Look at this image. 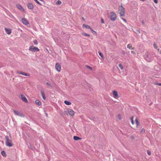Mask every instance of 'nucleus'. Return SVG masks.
Returning <instances> with one entry per match:
<instances>
[{"label": "nucleus", "mask_w": 161, "mask_h": 161, "mask_svg": "<svg viewBox=\"0 0 161 161\" xmlns=\"http://www.w3.org/2000/svg\"><path fill=\"white\" fill-rule=\"evenodd\" d=\"M27 6L29 9H32L33 8V5L31 3H28L27 4Z\"/></svg>", "instance_id": "nucleus-12"}, {"label": "nucleus", "mask_w": 161, "mask_h": 161, "mask_svg": "<svg viewBox=\"0 0 161 161\" xmlns=\"http://www.w3.org/2000/svg\"><path fill=\"white\" fill-rule=\"evenodd\" d=\"M14 112L15 115H17L18 116H20L21 117H24V115L23 114L21 113L18 111L14 110Z\"/></svg>", "instance_id": "nucleus-6"}, {"label": "nucleus", "mask_w": 161, "mask_h": 161, "mask_svg": "<svg viewBox=\"0 0 161 161\" xmlns=\"http://www.w3.org/2000/svg\"><path fill=\"white\" fill-rule=\"evenodd\" d=\"M90 30L93 34H97V32L95 31H94L91 28H90Z\"/></svg>", "instance_id": "nucleus-32"}, {"label": "nucleus", "mask_w": 161, "mask_h": 161, "mask_svg": "<svg viewBox=\"0 0 161 161\" xmlns=\"http://www.w3.org/2000/svg\"><path fill=\"white\" fill-rule=\"evenodd\" d=\"M98 53L100 56L102 58H103V55L102 54V53L100 51L98 52Z\"/></svg>", "instance_id": "nucleus-27"}, {"label": "nucleus", "mask_w": 161, "mask_h": 161, "mask_svg": "<svg viewBox=\"0 0 161 161\" xmlns=\"http://www.w3.org/2000/svg\"><path fill=\"white\" fill-rule=\"evenodd\" d=\"M46 85L48 86H51V84L50 83H49L48 82H47L46 83Z\"/></svg>", "instance_id": "nucleus-36"}, {"label": "nucleus", "mask_w": 161, "mask_h": 161, "mask_svg": "<svg viewBox=\"0 0 161 161\" xmlns=\"http://www.w3.org/2000/svg\"><path fill=\"white\" fill-rule=\"evenodd\" d=\"M20 96L21 97V99L23 102L26 103H28V101L26 97L23 94H21L20 95Z\"/></svg>", "instance_id": "nucleus-8"}, {"label": "nucleus", "mask_w": 161, "mask_h": 161, "mask_svg": "<svg viewBox=\"0 0 161 161\" xmlns=\"http://www.w3.org/2000/svg\"><path fill=\"white\" fill-rule=\"evenodd\" d=\"M85 67L86 68L88 69H89L91 70H92V67H91V66H89L87 65H86Z\"/></svg>", "instance_id": "nucleus-22"}, {"label": "nucleus", "mask_w": 161, "mask_h": 161, "mask_svg": "<svg viewBox=\"0 0 161 161\" xmlns=\"http://www.w3.org/2000/svg\"><path fill=\"white\" fill-rule=\"evenodd\" d=\"M157 50L158 52H159L161 54V51L159 49H158Z\"/></svg>", "instance_id": "nucleus-42"}, {"label": "nucleus", "mask_w": 161, "mask_h": 161, "mask_svg": "<svg viewBox=\"0 0 161 161\" xmlns=\"http://www.w3.org/2000/svg\"><path fill=\"white\" fill-rule=\"evenodd\" d=\"M118 66L121 69H123V67L121 64H119Z\"/></svg>", "instance_id": "nucleus-28"}, {"label": "nucleus", "mask_w": 161, "mask_h": 161, "mask_svg": "<svg viewBox=\"0 0 161 161\" xmlns=\"http://www.w3.org/2000/svg\"><path fill=\"white\" fill-rule=\"evenodd\" d=\"M158 85L161 86V83H158Z\"/></svg>", "instance_id": "nucleus-47"}, {"label": "nucleus", "mask_w": 161, "mask_h": 161, "mask_svg": "<svg viewBox=\"0 0 161 161\" xmlns=\"http://www.w3.org/2000/svg\"><path fill=\"white\" fill-rule=\"evenodd\" d=\"M55 68L58 71L60 72L61 69V65L59 64L56 63L55 65Z\"/></svg>", "instance_id": "nucleus-7"}, {"label": "nucleus", "mask_w": 161, "mask_h": 161, "mask_svg": "<svg viewBox=\"0 0 161 161\" xmlns=\"http://www.w3.org/2000/svg\"><path fill=\"white\" fill-rule=\"evenodd\" d=\"M64 103L67 105H69L71 104V103L70 102L66 100L64 101Z\"/></svg>", "instance_id": "nucleus-20"}, {"label": "nucleus", "mask_w": 161, "mask_h": 161, "mask_svg": "<svg viewBox=\"0 0 161 161\" xmlns=\"http://www.w3.org/2000/svg\"><path fill=\"white\" fill-rule=\"evenodd\" d=\"M153 1L156 3H157L158 2V0H153Z\"/></svg>", "instance_id": "nucleus-40"}, {"label": "nucleus", "mask_w": 161, "mask_h": 161, "mask_svg": "<svg viewBox=\"0 0 161 161\" xmlns=\"http://www.w3.org/2000/svg\"><path fill=\"white\" fill-rule=\"evenodd\" d=\"M73 139L77 141L78 140H79L81 139V138H80L78 136H74L73 137Z\"/></svg>", "instance_id": "nucleus-17"}, {"label": "nucleus", "mask_w": 161, "mask_h": 161, "mask_svg": "<svg viewBox=\"0 0 161 161\" xmlns=\"http://www.w3.org/2000/svg\"><path fill=\"white\" fill-rule=\"evenodd\" d=\"M122 53L123 54H125V52L124 51H123L122 52Z\"/></svg>", "instance_id": "nucleus-41"}, {"label": "nucleus", "mask_w": 161, "mask_h": 161, "mask_svg": "<svg viewBox=\"0 0 161 161\" xmlns=\"http://www.w3.org/2000/svg\"><path fill=\"white\" fill-rule=\"evenodd\" d=\"M110 19L111 20L114 21L116 19V15L114 12L110 13Z\"/></svg>", "instance_id": "nucleus-4"}, {"label": "nucleus", "mask_w": 161, "mask_h": 161, "mask_svg": "<svg viewBox=\"0 0 161 161\" xmlns=\"http://www.w3.org/2000/svg\"><path fill=\"white\" fill-rule=\"evenodd\" d=\"M22 75H25V76H30V74L26 73L24 72H23Z\"/></svg>", "instance_id": "nucleus-23"}, {"label": "nucleus", "mask_w": 161, "mask_h": 161, "mask_svg": "<svg viewBox=\"0 0 161 161\" xmlns=\"http://www.w3.org/2000/svg\"><path fill=\"white\" fill-rule=\"evenodd\" d=\"M135 121L136 122H137V121H138V119H137V118H136V119H135Z\"/></svg>", "instance_id": "nucleus-48"}, {"label": "nucleus", "mask_w": 161, "mask_h": 161, "mask_svg": "<svg viewBox=\"0 0 161 161\" xmlns=\"http://www.w3.org/2000/svg\"><path fill=\"white\" fill-rule=\"evenodd\" d=\"M122 19L125 22H126V20L125 19H123V18H122Z\"/></svg>", "instance_id": "nucleus-43"}, {"label": "nucleus", "mask_w": 161, "mask_h": 161, "mask_svg": "<svg viewBox=\"0 0 161 161\" xmlns=\"http://www.w3.org/2000/svg\"><path fill=\"white\" fill-rule=\"evenodd\" d=\"M29 50L33 52L39 51V49L37 47L32 46L30 47Z\"/></svg>", "instance_id": "nucleus-5"}, {"label": "nucleus", "mask_w": 161, "mask_h": 161, "mask_svg": "<svg viewBox=\"0 0 161 161\" xmlns=\"http://www.w3.org/2000/svg\"><path fill=\"white\" fill-rule=\"evenodd\" d=\"M131 53H133V54H135V52L134 51H132L131 52Z\"/></svg>", "instance_id": "nucleus-45"}, {"label": "nucleus", "mask_w": 161, "mask_h": 161, "mask_svg": "<svg viewBox=\"0 0 161 161\" xmlns=\"http://www.w3.org/2000/svg\"><path fill=\"white\" fill-rule=\"evenodd\" d=\"M82 27L83 28H87V29H90V28H91V27L88 25H85V24H83V25H82Z\"/></svg>", "instance_id": "nucleus-16"}, {"label": "nucleus", "mask_w": 161, "mask_h": 161, "mask_svg": "<svg viewBox=\"0 0 161 161\" xmlns=\"http://www.w3.org/2000/svg\"><path fill=\"white\" fill-rule=\"evenodd\" d=\"M118 118L119 120L121 119V116L120 114H119L118 116Z\"/></svg>", "instance_id": "nucleus-35"}, {"label": "nucleus", "mask_w": 161, "mask_h": 161, "mask_svg": "<svg viewBox=\"0 0 161 161\" xmlns=\"http://www.w3.org/2000/svg\"><path fill=\"white\" fill-rule=\"evenodd\" d=\"M68 112L69 114L73 116L74 114V112L73 110L69 108L68 109Z\"/></svg>", "instance_id": "nucleus-11"}, {"label": "nucleus", "mask_w": 161, "mask_h": 161, "mask_svg": "<svg viewBox=\"0 0 161 161\" xmlns=\"http://www.w3.org/2000/svg\"><path fill=\"white\" fill-rule=\"evenodd\" d=\"M33 43L36 45H37L38 44V42L36 40H35L33 41Z\"/></svg>", "instance_id": "nucleus-30"}, {"label": "nucleus", "mask_w": 161, "mask_h": 161, "mask_svg": "<svg viewBox=\"0 0 161 161\" xmlns=\"http://www.w3.org/2000/svg\"><path fill=\"white\" fill-rule=\"evenodd\" d=\"M1 154L4 157H6V153L4 151H2V152H1Z\"/></svg>", "instance_id": "nucleus-21"}, {"label": "nucleus", "mask_w": 161, "mask_h": 161, "mask_svg": "<svg viewBox=\"0 0 161 161\" xmlns=\"http://www.w3.org/2000/svg\"><path fill=\"white\" fill-rule=\"evenodd\" d=\"M145 130L144 128H142L141 131V133L142 134H143L145 133Z\"/></svg>", "instance_id": "nucleus-29"}, {"label": "nucleus", "mask_w": 161, "mask_h": 161, "mask_svg": "<svg viewBox=\"0 0 161 161\" xmlns=\"http://www.w3.org/2000/svg\"><path fill=\"white\" fill-rule=\"evenodd\" d=\"M135 33L136 34H139L140 33V31L138 30H136L135 31Z\"/></svg>", "instance_id": "nucleus-34"}, {"label": "nucleus", "mask_w": 161, "mask_h": 161, "mask_svg": "<svg viewBox=\"0 0 161 161\" xmlns=\"http://www.w3.org/2000/svg\"><path fill=\"white\" fill-rule=\"evenodd\" d=\"M119 12L120 16H125V8L122 6L119 7Z\"/></svg>", "instance_id": "nucleus-3"}, {"label": "nucleus", "mask_w": 161, "mask_h": 161, "mask_svg": "<svg viewBox=\"0 0 161 161\" xmlns=\"http://www.w3.org/2000/svg\"><path fill=\"white\" fill-rule=\"evenodd\" d=\"M153 47L155 49H156L157 48V45L155 42H154V43Z\"/></svg>", "instance_id": "nucleus-33"}, {"label": "nucleus", "mask_w": 161, "mask_h": 161, "mask_svg": "<svg viewBox=\"0 0 161 161\" xmlns=\"http://www.w3.org/2000/svg\"><path fill=\"white\" fill-rule=\"evenodd\" d=\"M16 7H17V8H19L20 9L22 10H24L23 8L21 6V5H20V4H17Z\"/></svg>", "instance_id": "nucleus-15"}, {"label": "nucleus", "mask_w": 161, "mask_h": 161, "mask_svg": "<svg viewBox=\"0 0 161 161\" xmlns=\"http://www.w3.org/2000/svg\"><path fill=\"white\" fill-rule=\"evenodd\" d=\"M142 24L143 25H144V24H145V22H144L143 21H142Z\"/></svg>", "instance_id": "nucleus-46"}, {"label": "nucleus", "mask_w": 161, "mask_h": 161, "mask_svg": "<svg viewBox=\"0 0 161 161\" xmlns=\"http://www.w3.org/2000/svg\"><path fill=\"white\" fill-rule=\"evenodd\" d=\"M41 93L43 99L45 100H46V97L44 93L42 91H41Z\"/></svg>", "instance_id": "nucleus-14"}, {"label": "nucleus", "mask_w": 161, "mask_h": 161, "mask_svg": "<svg viewBox=\"0 0 161 161\" xmlns=\"http://www.w3.org/2000/svg\"><path fill=\"white\" fill-rule=\"evenodd\" d=\"M60 114L61 115H62L63 114V113L62 112H61L60 113Z\"/></svg>", "instance_id": "nucleus-49"}, {"label": "nucleus", "mask_w": 161, "mask_h": 161, "mask_svg": "<svg viewBox=\"0 0 161 161\" xmlns=\"http://www.w3.org/2000/svg\"><path fill=\"white\" fill-rule=\"evenodd\" d=\"M130 138L131 139H134V137L133 136H130Z\"/></svg>", "instance_id": "nucleus-44"}, {"label": "nucleus", "mask_w": 161, "mask_h": 161, "mask_svg": "<svg viewBox=\"0 0 161 161\" xmlns=\"http://www.w3.org/2000/svg\"><path fill=\"white\" fill-rule=\"evenodd\" d=\"M61 3V1L60 0H58L56 3V4L57 5H60Z\"/></svg>", "instance_id": "nucleus-24"}, {"label": "nucleus", "mask_w": 161, "mask_h": 161, "mask_svg": "<svg viewBox=\"0 0 161 161\" xmlns=\"http://www.w3.org/2000/svg\"><path fill=\"white\" fill-rule=\"evenodd\" d=\"M113 96L115 98H118V95L117 91H114L113 92Z\"/></svg>", "instance_id": "nucleus-10"}, {"label": "nucleus", "mask_w": 161, "mask_h": 161, "mask_svg": "<svg viewBox=\"0 0 161 161\" xmlns=\"http://www.w3.org/2000/svg\"><path fill=\"white\" fill-rule=\"evenodd\" d=\"M23 72H22L21 71H17V73L19 74H22V75Z\"/></svg>", "instance_id": "nucleus-38"}, {"label": "nucleus", "mask_w": 161, "mask_h": 161, "mask_svg": "<svg viewBox=\"0 0 161 161\" xmlns=\"http://www.w3.org/2000/svg\"><path fill=\"white\" fill-rule=\"evenodd\" d=\"M127 48H129L130 49H134V48L132 47L131 45L130 44H129L127 45Z\"/></svg>", "instance_id": "nucleus-19"}, {"label": "nucleus", "mask_w": 161, "mask_h": 161, "mask_svg": "<svg viewBox=\"0 0 161 161\" xmlns=\"http://www.w3.org/2000/svg\"><path fill=\"white\" fill-rule=\"evenodd\" d=\"M6 140L5 143L6 145L9 147H11L13 146V144L11 143L12 140L9 139L8 136H6L5 137Z\"/></svg>", "instance_id": "nucleus-2"}, {"label": "nucleus", "mask_w": 161, "mask_h": 161, "mask_svg": "<svg viewBox=\"0 0 161 161\" xmlns=\"http://www.w3.org/2000/svg\"><path fill=\"white\" fill-rule=\"evenodd\" d=\"M101 22L102 23H104V21L103 20V19L102 18L101 19Z\"/></svg>", "instance_id": "nucleus-39"}, {"label": "nucleus", "mask_w": 161, "mask_h": 161, "mask_svg": "<svg viewBox=\"0 0 161 161\" xmlns=\"http://www.w3.org/2000/svg\"><path fill=\"white\" fill-rule=\"evenodd\" d=\"M144 57L146 61L148 62H151L152 60L153 56L152 54L148 53H147L144 55Z\"/></svg>", "instance_id": "nucleus-1"}, {"label": "nucleus", "mask_w": 161, "mask_h": 161, "mask_svg": "<svg viewBox=\"0 0 161 161\" xmlns=\"http://www.w3.org/2000/svg\"><path fill=\"white\" fill-rule=\"evenodd\" d=\"M35 102L36 103L38 106H40L41 104V102L38 100H36Z\"/></svg>", "instance_id": "nucleus-18"}, {"label": "nucleus", "mask_w": 161, "mask_h": 161, "mask_svg": "<svg viewBox=\"0 0 161 161\" xmlns=\"http://www.w3.org/2000/svg\"><path fill=\"white\" fill-rule=\"evenodd\" d=\"M158 83H156H156H155V84H156V85H158Z\"/></svg>", "instance_id": "nucleus-50"}, {"label": "nucleus", "mask_w": 161, "mask_h": 161, "mask_svg": "<svg viewBox=\"0 0 161 161\" xmlns=\"http://www.w3.org/2000/svg\"><path fill=\"white\" fill-rule=\"evenodd\" d=\"M64 112H65V113H67V111H64Z\"/></svg>", "instance_id": "nucleus-51"}, {"label": "nucleus", "mask_w": 161, "mask_h": 161, "mask_svg": "<svg viewBox=\"0 0 161 161\" xmlns=\"http://www.w3.org/2000/svg\"><path fill=\"white\" fill-rule=\"evenodd\" d=\"M147 154L149 155L150 156L151 155V151L149 150H147Z\"/></svg>", "instance_id": "nucleus-31"}, {"label": "nucleus", "mask_w": 161, "mask_h": 161, "mask_svg": "<svg viewBox=\"0 0 161 161\" xmlns=\"http://www.w3.org/2000/svg\"><path fill=\"white\" fill-rule=\"evenodd\" d=\"M136 126H138L139 124V122L138 121H137V122H136Z\"/></svg>", "instance_id": "nucleus-37"}, {"label": "nucleus", "mask_w": 161, "mask_h": 161, "mask_svg": "<svg viewBox=\"0 0 161 161\" xmlns=\"http://www.w3.org/2000/svg\"><path fill=\"white\" fill-rule=\"evenodd\" d=\"M5 30L7 32V34H11V29H8L7 28H5Z\"/></svg>", "instance_id": "nucleus-13"}, {"label": "nucleus", "mask_w": 161, "mask_h": 161, "mask_svg": "<svg viewBox=\"0 0 161 161\" xmlns=\"http://www.w3.org/2000/svg\"><path fill=\"white\" fill-rule=\"evenodd\" d=\"M22 22L25 25H27L29 24V22L25 18H22L21 19Z\"/></svg>", "instance_id": "nucleus-9"}, {"label": "nucleus", "mask_w": 161, "mask_h": 161, "mask_svg": "<svg viewBox=\"0 0 161 161\" xmlns=\"http://www.w3.org/2000/svg\"><path fill=\"white\" fill-rule=\"evenodd\" d=\"M133 118H134V116H133L130 119V120H131V123L132 124H134V121H133Z\"/></svg>", "instance_id": "nucleus-25"}, {"label": "nucleus", "mask_w": 161, "mask_h": 161, "mask_svg": "<svg viewBox=\"0 0 161 161\" xmlns=\"http://www.w3.org/2000/svg\"><path fill=\"white\" fill-rule=\"evenodd\" d=\"M82 34L84 36H86L88 37H89L90 36V35L89 34L86 33H82Z\"/></svg>", "instance_id": "nucleus-26"}]
</instances>
